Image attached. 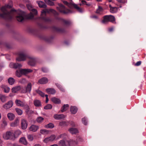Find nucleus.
Listing matches in <instances>:
<instances>
[{
    "label": "nucleus",
    "mask_w": 146,
    "mask_h": 146,
    "mask_svg": "<svg viewBox=\"0 0 146 146\" xmlns=\"http://www.w3.org/2000/svg\"><path fill=\"white\" fill-rule=\"evenodd\" d=\"M58 144L60 146H70L69 142L66 140H61L59 141Z\"/></svg>",
    "instance_id": "obj_13"
},
{
    "label": "nucleus",
    "mask_w": 146,
    "mask_h": 146,
    "mask_svg": "<svg viewBox=\"0 0 146 146\" xmlns=\"http://www.w3.org/2000/svg\"><path fill=\"white\" fill-rule=\"evenodd\" d=\"M27 7L28 9L30 10L31 11H32V9H33V8L32 6L30 4H28L27 5Z\"/></svg>",
    "instance_id": "obj_55"
},
{
    "label": "nucleus",
    "mask_w": 146,
    "mask_h": 146,
    "mask_svg": "<svg viewBox=\"0 0 146 146\" xmlns=\"http://www.w3.org/2000/svg\"><path fill=\"white\" fill-rule=\"evenodd\" d=\"M31 11L32 12V13H33V14L35 15H36L37 14V10L34 9H32V11Z\"/></svg>",
    "instance_id": "obj_56"
},
{
    "label": "nucleus",
    "mask_w": 146,
    "mask_h": 146,
    "mask_svg": "<svg viewBox=\"0 0 146 146\" xmlns=\"http://www.w3.org/2000/svg\"><path fill=\"white\" fill-rule=\"evenodd\" d=\"M26 81V80L25 78H23L22 79V81L21 82H25Z\"/></svg>",
    "instance_id": "obj_63"
},
{
    "label": "nucleus",
    "mask_w": 146,
    "mask_h": 146,
    "mask_svg": "<svg viewBox=\"0 0 146 146\" xmlns=\"http://www.w3.org/2000/svg\"><path fill=\"white\" fill-rule=\"evenodd\" d=\"M141 62L140 61L137 62L135 64L136 66H139L141 64Z\"/></svg>",
    "instance_id": "obj_58"
},
{
    "label": "nucleus",
    "mask_w": 146,
    "mask_h": 146,
    "mask_svg": "<svg viewBox=\"0 0 146 146\" xmlns=\"http://www.w3.org/2000/svg\"><path fill=\"white\" fill-rule=\"evenodd\" d=\"M46 90L48 94H54L56 92L54 88H48L46 89Z\"/></svg>",
    "instance_id": "obj_21"
},
{
    "label": "nucleus",
    "mask_w": 146,
    "mask_h": 146,
    "mask_svg": "<svg viewBox=\"0 0 146 146\" xmlns=\"http://www.w3.org/2000/svg\"><path fill=\"white\" fill-rule=\"evenodd\" d=\"M21 133V132L19 130H17L15 131V136H18Z\"/></svg>",
    "instance_id": "obj_49"
},
{
    "label": "nucleus",
    "mask_w": 146,
    "mask_h": 146,
    "mask_svg": "<svg viewBox=\"0 0 146 146\" xmlns=\"http://www.w3.org/2000/svg\"><path fill=\"white\" fill-rule=\"evenodd\" d=\"M68 107V104H64L61 108V111L63 112L66 111Z\"/></svg>",
    "instance_id": "obj_35"
},
{
    "label": "nucleus",
    "mask_w": 146,
    "mask_h": 146,
    "mask_svg": "<svg viewBox=\"0 0 146 146\" xmlns=\"http://www.w3.org/2000/svg\"><path fill=\"white\" fill-rule=\"evenodd\" d=\"M48 132V131L45 129H42L40 131V133L42 134H44L46 133L47 134Z\"/></svg>",
    "instance_id": "obj_40"
},
{
    "label": "nucleus",
    "mask_w": 146,
    "mask_h": 146,
    "mask_svg": "<svg viewBox=\"0 0 146 146\" xmlns=\"http://www.w3.org/2000/svg\"><path fill=\"white\" fill-rule=\"evenodd\" d=\"M27 64L32 66H35L36 64L37 59L35 57L29 55L28 57Z\"/></svg>",
    "instance_id": "obj_6"
},
{
    "label": "nucleus",
    "mask_w": 146,
    "mask_h": 146,
    "mask_svg": "<svg viewBox=\"0 0 146 146\" xmlns=\"http://www.w3.org/2000/svg\"><path fill=\"white\" fill-rule=\"evenodd\" d=\"M54 127V125L51 123H50L49 124L46 125L45 126V127L46 128H52Z\"/></svg>",
    "instance_id": "obj_39"
},
{
    "label": "nucleus",
    "mask_w": 146,
    "mask_h": 146,
    "mask_svg": "<svg viewBox=\"0 0 146 146\" xmlns=\"http://www.w3.org/2000/svg\"><path fill=\"white\" fill-rule=\"evenodd\" d=\"M42 72H48V69L46 68H42Z\"/></svg>",
    "instance_id": "obj_52"
},
{
    "label": "nucleus",
    "mask_w": 146,
    "mask_h": 146,
    "mask_svg": "<svg viewBox=\"0 0 146 146\" xmlns=\"http://www.w3.org/2000/svg\"><path fill=\"white\" fill-rule=\"evenodd\" d=\"M91 17L93 18L97 19L98 18V17L96 15H93Z\"/></svg>",
    "instance_id": "obj_62"
},
{
    "label": "nucleus",
    "mask_w": 146,
    "mask_h": 146,
    "mask_svg": "<svg viewBox=\"0 0 146 146\" xmlns=\"http://www.w3.org/2000/svg\"><path fill=\"white\" fill-rule=\"evenodd\" d=\"M115 18L114 17L111 15H106L104 17V19L102 22L104 24H106L109 21L115 23Z\"/></svg>",
    "instance_id": "obj_4"
},
{
    "label": "nucleus",
    "mask_w": 146,
    "mask_h": 146,
    "mask_svg": "<svg viewBox=\"0 0 146 146\" xmlns=\"http://www.w3.org/2000/svg\"><path fill=\"white\" fill-rule=\"evenodd\" d=\"M48 81V79L46 78H43L38 81V83L40 84L47 83Z\"/></svg>",
    "instance_id": "obj_18"
},
{
    "label": "nucleus",
    "mask_w": 146,
    "mask_h": 146,
    "mask_svg": "<svg viewBox=\"0 0 146 146\" xmlns=\"http://www.w3.org/2000/svg\"><path fill=\"white\" fill-rule=\"evenodd\" d=\"M59 125L63 127L66 125H67V123L66 121H63L60 122Z\"/></svg>",
    "instance_id": "obj_46"
},
{
    "label": "nucleus",
    "mask_w": 146,
    "mask_h": 146,
    "mask_svg": "<svg viewBox=\"0 0 146 146\" xmlns=\"http://www.w3.org/2000/svg\"><path fill=\"white\" fill-rule=\"evenodd\" d=\"M21 87L19 86H17L12 88V92L13 93H16L20 90Z\"/></svg>",
    "instance_id": "obj_19"
},
{
    "label": "nucleus",
    "mask_w": 146,
    "mask_h": 146,
    "mask_svg": "<svg viewBox=\"0 0 146 146\" xmlns=\"http://www.w3.org/2000/svg\"><path fill=\"white\" fill-rule=\"evenodd\" d=\"M34 70L36 71V70L34 69L32 70L31 69H19L16 71V73H29L36 72Z\"/></svg>",
    "instance_id": "obj_9"
},
{
    "label": "nucleus",
    "mask_w": 146,
    "mask_h": 146,
    "mask_svg": "<svg viewBox=\"0 0 146 146\" xmlns=\"http://www.w3.org/2000/svg\"><path fill=\"white\" fill-rule=\"evenodd\" d=\"M110 11L111 13H116L117 11V8L116 7H113L111 5H109Z\"/></svg>",
    "instance_id": "obj_27"
},
{
    "label": "nucleus",
    "mask_w": 146,
    "mask_h": 146,
    "mask_svg": "<svg viewBox=\"0 0 146 146\" xmlns=\"http://www.w3.org/2000/svg\"><path fill=\"white\" fill-rule=\"evenodd\" d=\"M56 138V136L54 135H51L50 137L46 138L43 140L45 143H47L49 142L52 141Z\"/></svg>",
    "instance_id": "obj_12"
},
{
    "label": "nucleus",
    "mask_w": 146,
    "mask_h": 146,
    "mask_svg": "<svg viewBox=\"0 0 146 146\" xmlns=\"http://www.w3.org/2000/svg\"><path fill=\"white\" fill-rule=\"evenodd\" d=\"M28 139L29 141H32L33 140V138L32 135H29L27 136Z\"/></svg>",
    "instance_id": "obj_50"
},
{
    "label": "nucleus",
    "mask_w": 146,
    "mask_h": 146,
    "mask_svg": "<svg viewBox=\"0 0 146 146\" xmlns=\"http://www.w3.org/2000/svg\"><path fill=\"white\" fill-rule=\"evenodd\" d=\"M53 37H49L46 38L45 39V40L48 42H50L51 40L52 39Z\"/></svg>",
    "instance_id": "obj_54"
},
{
    "label": "nucleus",
    "mask_w": 146,
    "mask_h": 146,
    "mask_svg": "<svg viewBox=\"0 0 146 146\" xmlns=\"http://www.w3.org/2000/svg\"><path fill=\"white\" fill-rule=\"evenodd\" d=\"M59 7H57V9L60 12L64 14H68L72 13L71 10L67 9L63 5L59 4Z\"/></svg>",
    "instance_id": "obj_5"
},
{
    "label": "nucleus",
    "mask_w": 146,
    "mask_h": 146,
    "mask_svg": "<svg viewBox=\"0 0 146 146\" xmlns=\"http://www.w3.org/2000/svg\"><path fill=\"white\" fill-rule=\"evenodd\" d=\"M117 1L120 3H125V1H124V0H117Z\"/></svg>",
    "instance_id": "obj_59"
},
{
    "label": "nucleus",
    "mask_w": 146,
    "mask_h": 146,
    "mask_svg": "<svg viewBox=\"0 0 146 146\" xmlns=\"http://www.w3.org/2000/svg\"><path fill=\"white\" fill-rule=\"evenodd\" d=\"M11 7V5H6L2 7L1 9L2 13H0V17L6 20H10L13 18L14 15L16 13L17 14L16 17L17 20L19 22L22 21L25 16L24 12L20 10L16 12L14 10L9 12V9Z\"/></svg>",
    "instance_id": "obj_1"
},
{
    "label": "nucleus",
    "mask_w": 146,
    "mask_h": 146,
    "mask_svg": "<svg viewBox=\"0 0 146 146\" xmlns=\"http://www.w3.org/2000/svg\"><path fill=\"white\" fill-rule=\"evenodd\" d=\"M7 97L4 95L0 94V100L2 102H4L7 100Z\"/></svg>",
    "instance_id": "obj_31"
},
{
    "label": "nucleus",
    "mask_w": 146,
    "mask_h": 146,
    "mask_svg": "<svg viewBox=\"0 0 146 146\" xmlns=\"http://www.w3.org/2000/svg\"><path fill=\"white\" fill-rule=\"evenodd\" d=\"M44 1L46 3L49 5L53 6L54 5V2L50 0H44Z\"/></svg>",
    "instance_id": "obj_37"
},
{
    "label": "nucleus",
    "mask_w": 146,
    "mask_h": 146,
    "mask_svg": "<svg viewBox=\"0 0 146 146\" xmlns=\"http://www.w3.org/2000/svg\"><path fill=\"white\" fill-rule=\"evenodd\" d=\"M8 82L10 84L12 85L14 83L15 80L13 78H10L8 79Z\"/></svg>",
    "instance_id": "obj_38"
},
{
    "label": "nucleus",
    "mask_w": 146,
    "mask_h": 146,
    "mask_svg": "<svg viewBox=\"0 0 146 146\" xmlns=\"http://www.w3.org/2000/svg\"><path fill=\"white\" fill-rule=\"evenodd\" d=\"M7 116L10 120H13L15 118V115L12 113H9L7 114Z\"/></svg>",
    "instance_id": "obj_29"
},
{
    "label": "nucleus",
    "mask_w": 146,
    "mask_h": 146,
    "mask_svg": "<svg viewBox=\"0 0 146 146\" xmlns=\"http://www.w3.org/2000/svg\"><path fill=\"white\" fill-rule=\"evenodd\" d=\"M78 111V109L75 106H71L70 108V111L72 113L75 114Z\"/></svg>",
    "instance_id": "obj_24"
},
{
    "label": "nucleus",
    "mask_w": 146,
    "mask_h": 146,
    "mask_svg": "<svg viewBox=\"0 0 146 146\" xmlns=\"http://www.w3.org/2000/svg\"><path fill=\"white\" fill-rule=\"evenodd\" d=\"M55 84L60 90L63 92H65V90L61 85L58 83H56Z\"/></svg>",
    "instance_id": "obj_34"
},
{
    "label": "nucleus",
    "mask_w": 146,
    "mask_h": 146,
    "mask_svg": "<svg viewBox=\"0 0 146 146\" xmlns=\"http://www.w3.org/2000/svg\"><path fill=\"white\" fill-rule=\"evenodd\" d=\"M27 74H16V75L18 77H22L23 75L25 76H27Z\"/></svg>",
    "instance_id": "obj_53"
},
{
    "label": "nucleus",
    "mask_w": 146,
    "mask_h": 146,
    "mask_svg": "<svg viewBox=\"0 0 146 146\" xmlns=\"http://www.w3.org/2000/svg\"><path fill=\"white\" fill-rule=\"evenodd\" d=\"M69 142L70 146L75 145L77 144V143L75 141L73 140H70V141H68Z\"/></svg>",
    "instance_id": "obj_42"
},
{
    "label": "nucleus",
    "mask_w": 146,
    "mask_h": 146,
    "mask_svg": "<svg viewBox=\"0 0 146 146\" xmlns=\"http://www.w3.org/2000/svg\"><path fill=\"white\" fill-rule=\"evenodd\" d=\"M7 125V122L6 121L4 120L3 121L2 123L1 124V127L2 128H4Z\"/></svg>",
    "instance_id": "obj_48"
},
{
    "label": "nucleus",
    "mask_w": 146,
    "mask_h": 146,
    "mask_svg": "<svg viewBox=\"0 0 146 146\" xmlns=\"http://www.w3.org/2000/svg\"><path fill=\"white\" fill-rule=\"evenodd\" d=\"M27 123L25 119H22L21 120V127L23 129H26L27 127Z\"/></svg>",
    "instance_id": "obj_15"
},
{
    "label": "nucleus",
    "mask_w": 146,
    "mask_h": 146,
    "mask_svg": "<svg viewBox=\"0 0 146 146\" xmlns=\"http://www.w3.org/2000/svg\"><path fill=\"white\" fill-rule=\"evenodd\" d=\"M50 146H58V145L56 144H54L53 145H51Z\"/></svg>",
    "instance_id": "obj_64"
},
{
    "label": "nucleus",
    "mask_w": 146,
    "mask_h": 146,
    "mask_svg": "<svg viewBox=\"0 0 146 146\" xmlns=\"http://www.w3.org/2000/svg\"><path fill=\"white\" fill-rule=\"evenodd\" d=\"M36 92L41 96L44 97V94L41 91L38 90H36Z\"/></svg>",
    "instance_id": "obj_41"
},
{
    "label": "nucleus",
    "mask_w": 146,
    "mask_h": 146,
    "mask_svg": "<svg viewBox=\"0 0 146 146\" xmlns=\"http://www.w3.org/2000/svg\"><path fill=\"white\" fill-rule=\"evenodd\" d=\"M67 137V135L65 133L59 135L57 138L58 139H59V138H62V139H65Z\"/></svg>",
    "instance_id": "obj_36"
},
{
    "label": "nucleus",
    "mask_w": 146,
    "mask_h": 146,
    "mask_svg": "<svg viewBox=\"0 0 146 146\" xmlns=\"http://www.w3.org/2000/svg\"><path fill=\"white\" fill-rule=\"evenodd\" d=\"M63 2L70 8L71 9L74 7L79 12L82 13L83 11V10L79 7L78 5L76 4L72 3H68L66 1H64Z\"/></svg>",
    "instance_id": "obj_7"
},
{
    "label": "nucleus",
    "mask_w": 146,
    "mask_h": 146,
    "mask_svg": "<svg viewBox=\"0 0 146 146\" xmlns=\"http://www.w3.org/2000/svg\"><path fill=\"white\" fill-rule=\"evenodd\" d=\"M3 137L6 140L9 139H14L15 135L14 133L10 131H7L3 135Z\"/></svg>",
    "instance_id": "obj_8"
},
{
    "label": "nucleus",
    "mask_w": 146,
    "mask_h": 146,
    "mask_svg": "<svg viewBox=\"0 0 146 146\" xmlns=\"http://www.w3.org/2000/svg\"><path fill=\"white\" fill-rule=\"evenodd\" d=\"M44 119V118L41 117H39L37 118L36 120L38 123L41 122Z\"/></svg>",
    "instance_id": "obj_47"
},
{
    "label": "nucleus",
    "mask_w": 146,
    "mask_h": 146,
    "mask_svg": "<svg viewBox=\"0 0 146 146\" xmlns=\"http://www.w3.org/2000/svg\"><path fill=\"white\" fill-rule=\"evenodd\" d=\"M19 123V119L18 118H16L14 121L12 123L11 126L12 127H15L17 126Z\"/></svg>",
    "instance_id": "obj_22"
},
{
    "label": "nucleus",
    "mask_w": 146,
    "mask_h": 146,
    "mask_svg": "<svg viewBox=\"0 0 146 146\" xmlns=\"http://www.w3.org/2000/svg\"><path fill=\"white\" fill-rule=\"evenodd\" d=\"M19 142L20 143L25 145H27V142L25 137H22L20 138Z\"/></svg>",
    "instance_id": "obj_30"
},
{
    "label": "nucleus",
    "mask_w": 146,
    "mask_h": 146,
    "mask_svg": "<svg viewBox=\"0 0 146 146\" xmlns=\"http://www.w3.org/2000/svg\"><path fill=\"white\" fill-rule=\"evenodd\" d=\"M23 107H24L27 110H29V107L28 105L26 104V103H25L24 104V105L23 106Z\"/></svg>",
    "instance_id": "obj_57"
},
{
    "label": "nucleus",
    "mask_w": 146,
    "mask_h": 146,
    "mask_svg": "<svg viewBox=\"0 0 146 146\" xmlns=\"http://www.w3.org/2000/svg\"><path fill=\"white\" fill-rule=\"evenodd\" d=\"M113 27H111V28L109 29L108 30L109 32H111L113 31Z\"/></svg>",
    "instance_id": "obj_61"
},
{
    "label": "nucleus",
    "mask_w": 146,
    "mask_h": 146,
    "mask_svg": "<svg viewBox=\"0 0 146 146\" xmlns=\"http://www.w3.org/2000/svg\"><path fill=\"white\" fill-rule=\"evenodd\" d=\"M38 129V126L35 125H32L29 128V130L33 132H36Z\"/></svg>",
    "instance_id": "obj_17"
},
{
    "label": "nucleus",
    "mask_w": 146,
    "mask_h": 146,
    "mask_svg": "<svg viewBox=\"0 0 146 146\" xmlns=\"http://www.w3.org/2000/svg\"><path fill=\"white\" fill-rule=\"evenodd\" d=\"M66 117L63 114H55L54 115V117L56 119H60L64 118Z\"/></svg>",
    "instance_id": "obj_16"
},
{
    "label": "nucleus",
    "mask_w": 146,
    "mask_h": 146,
    "mask_svg": "<svg viewBox=\"0 0 146 146\" xmlns=\"http://www.w3.org/2000/svg\"><path fill=\"white\" fill-rule=\"evenodd\" d=\"M50 12L53 13L55 15L58 14V13L52 9H45L43 10L41 12V18L45 21L48 22L50 21V19L49 18L45 17V16L46 13H49Z\"/></svg>",
    "instance_id": "obj_2"
},
{
    "label": "nucleus",
    "mask_w": 146,
    "mask_h": 146,
    "mask_svg": "<svg viewBox=\"0 0 146 146\" xmlns=\"http://www.w3.org/2000/svg\"><path fill=\"white\" fill-rule=\"evenodd\" d=\"M29 55H28L25 51H21L18 54V57L16 58L17 61L19 62L25 61L28 58Z\"/></svg>",
    "instance_id": "obj_3"
},
{
    "label": "nucleus",
    "mask_w": 146,
    "mask_h": 146,
    "mask_svg": "<svg viewBox=\"0 0 146 146\" xmlns=\"http://www.w3.org/2000/svg\"><path fill=\"white\" fill-rule=\"evenodd\" d=\"M9 66L11 68L14 69L19 68L22 66V65L19 63H14L13 62H11L9 64Z\"/></svg>",
    "instance_id": "obj_10"
},
{
    "label": "nucleus",
    "mask_w": 146,
    "mask_h": 146,
    "mask_svg": "<svg viewBox=\"0 0 146 146\" xmlns=\"http://www.w3.org/2000/svg\"><path fill=\"white\" fill-rule=\"evenodd\" d=\"M33 18V14L31 13L29 14H28L27 16V19H32Z\"/></svg>",
    "instance_id": "obj_44"
},
{
    "label": "nucleus",
    "mask_w": 146,
    "mask_h": 146,
    "mask_svg": "<svg viewBox=\"0 0 146 146\" xmlns=\"http://www.w3.org/2000/svg\"><path fill=\"white\" fill-rule=\"evenodd\" d=\"M13 104V102L12 101H9L4 105L3 107L4 108L7 109L11 108Z\"/></svg>",
    "instance_id": "obj_14"
},
{
    "label": "nucleus",
    "mask_w": 146,
    "mask_h": 146,
    "mask_svg": "<svg viewBox=\"0 0 146 146\" xmlns=\"http://www.w3.org/2000/svg\"><path fill=\"white\" fill-rule=\"evenodd\" d=\"M52 106L50 104H47L46 106L44 107V108L46 110L50 109L52 108Z\"/></svg>",
    "instance_id": "obj_45"
},
{
    "label": "nucleus",
    "mask_w": 146,
    "mask_h": 146,
    "mask_svg": "<svg viewBox=\"0 0 146 146\" xmlns=\"http://www.w3.org/2000/svg\"><path fill=\"white\" fill-rule=\"evenodd\" d=\"M32 89V84L31 83H29L25 88V90H23L21 92L23 93H26L28 92L30 93L31 92Z\"/></svg>",
    "instance_id": "obj_11"
},
{
    "label": "nucleus",
    "mask_w": 146,
    "mask_h": 146,
    "mask_svg": "<svg viewBox=\"0 0 146 146\" xmlns=\"http://www.w3.org/2000/svg\"><path fill=\"white\" fill-rule=\"evenodd\" d=\"M34 104L36 107H39L41 106L40 101L38 100H35L34 101Z\"/></svg>",
    "instance_id": "obj_32"
},
{
    "label": "nucleus",
    "mask_w": 146,
    "mask_h": 146,
    "mask_svg": "<svg viewBox=\"0 0 146 146\" xmlns=\"http://www.w3.org/2000/svg\"><path fill=\"white\" fill-rule=\"evenodd\" d=\"M55 30L56 31H60V29L58 28L57 27H55Z\"/></svg>",
    "instance_id": "obj_60"
},
{
    "label": "nucleus",
    "mask_w": 146,
    "mask_h": 146,
    "mask_svg": "<svg viewBox=\"0 0 146 146\" xmlns=\"http://www.w3.org/2000/svg\"><path fill=\"white\" fill-rule=\"evenodd\" d=\"M15 103L16 105L18 106L23 107L24 105L25 102L19 100L17 99L15 101Z\"/></svg>",
    "instance_id": "obj_20"
},
{
    "label": "nucleus",
    "mask_w": 146,
    "mask_h": 146,
    "mask_svg": "<svg viewBox=\"0 0 146 146\" xmlns=\"http://www.w3.org/2000/svg\"><path fill=\"white\" fill-rule=\"evenodd\" d=\"M69 131L72 134H76L78 132V131L77 129L73 128H70Z\"/></svg>",
    "instance_id": "obj_25"
},
{
    "label": "nucleus",
    "mask_w": 146,
    "mask_h": 146,
    "mask_svg": "<svg viewBox=\"0 0 146 146\" xmlns=\"http://www.w3.org/2000/svg\"><path fill=\"white\" fill-rule=\"evenodd\" d=\"M103 11L102 8L100 6H99L98 8L96 10V13L98 14H101L102 13Z\"/></svg>",
    "instance_id": "obj_33"
},
{
    "label": "nucleus",
    "mask_w": 146,
    "mask_h": 146,
    "mask_svg": "<svg viewBox=\"0 0 146 146\" xmlns=\"http://www.w3.org/2000/svg\"><path fill=\"white\" fill-rule=\"evenodd\" d=\"M15 110L18 114L19 115H21L23 113L21 109L18 108H16Z\"/></svg>",
    "instance_id": "obj_43"
},
{
    "label": "nucleus",
    "mask_w": 146,
    "mask_h": 146,
    "mask_svg": "<svg viewBox=\"0 0 146 146\" xmlns=\"http://www.w3.org/2000/svg\"><path fill=\"white\" fill-rule=\"evenodd\" d=\"M37 3L38 4V6L40 7L46 8V5L43 1H37Z\"/></svg>",
    "instance_id": "obj_23"
},
{
    "label": "nucleus",
    "mask_w": 146,
    "mask_h": 146,
    "mask_svg": "<svg viewBox=\"0 0 146 146\" xmlns=\"http://www.w3.org/2000/svg\"><path fill=\"white\" fill-rule=\"evenodd\" d=\"M82 123L85 125H87V121L86 118L84 117L82 119Z\"/></svg>",
    "instance_id": "obj_51"
},
{
    "label": "nucleus",
    "mask_w": 146,
    "mask_h": 146,
    "mask_svg": "<svg viewBox=\"0 0 146 146\" xmlns=\"http://www.w3.org/2000/svg\"><path fill=\"white\" fill-rule=\"evenodd\" d=\"M1 87L3 90L4 91L5 93H9L10 91V88L7 86L4 85L1 86Z\"/></svg>",
    "instance_id": "obj_28"
},
{
    "label": "nucleus",
    "mask_w": 146,
    "mask_h": 146,
    "mask_svg": "<svg viewBox=\"0 0 146 146\" xmlns=\"http://www.w3.org/2000/svg\"><path fill=\"white\" fill-rule=\"evenodd\" d=\"M52 102L56 104H60L61 103V101L59 99L55 97H53L51 98Z\"/></svg>",
    "instance_id": "obj_26"
}]
</instances>
